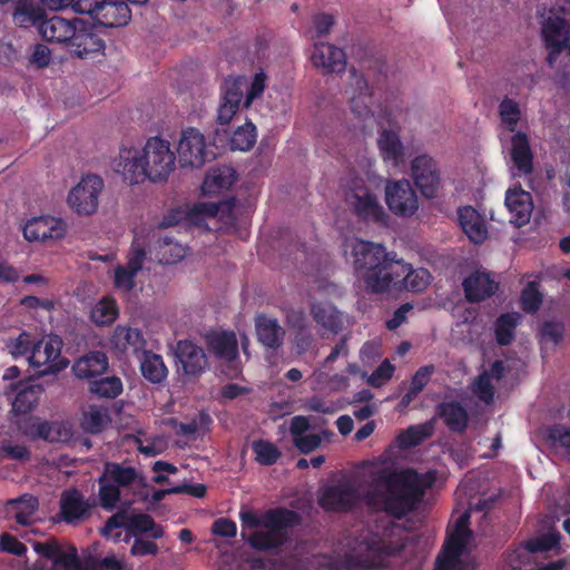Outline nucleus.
Segmentation results:
<instances>
[{"label":"nucleus","instance_id":"f257e3e1","mask_svg":"<svg viewBox=\"0 0 570 570\" xmlns=\"http://www.w3.org/2000/svg\"><path fill=\"white\" fill-rule=\"evenodd\" d=\"M377 243L363 239L353 243L354 271L368 293L383 294L391 289L419 293L429 285L431 275L426 269H413Z\"/></svg>","mask_w":570,"mask_h":570},{"label":"nucleus","instance_id":"f03ea898","mask_svg":"<svg viewBox=\"0 0 570 570\" xmlns=\"http://www.w3.org/2000/svg\"><path fill=\"white\" fill-rule=\"evenodd\" d=\"M176 156L169 141L160 137L147 139L141 150L122 147L112 159L114 170L130 185L145 180H166L175 169Z\"/></svg>","mask_w":570,"mask_h":570},{"label":"nucleus","instance_id":"7ed1b4c3","mask_svg":"<svg viewBox=\"0 0 570 570\" xmlns=\"http://www.w3.org/2000/svg\"><path fill=\"white\" fill-rule=\"evenodd\" d=\"M402 544L371 537L360 542L358 550L345 554L318 553L307 562V570H370L401 552Z\"/></svg>","mask_w":570,"mask_h":570},{"label":"nucleus","instance_id":"20e7f679","mask_svg":"<svg viewBox=\"0 0 570 570\" xmlns=\"http://www.w3.org/2000/svg\"><path fill=\"white\" fill-rule=\"evenodd\" d=\"M345 202L358 220L386 225L389 216L373 189L362 178L352 179Z\"/></svg>","mask_w":570,"mask_h":570},{"label":"nucleus","instance_id":"39448f33","mask_svg":"<svg viewBox=\"0 0 570 570\" xmlns=\"http://www.w3.org/2000/svg\"><path fill=\"white\" fill-rule=\"evenodd\" d=\"M78 13L88 14L99 27L116 28L126 26L131 11L124 0H80Z\"/></svg>","mask_w":570,"mask_h":570},{"label":"nucleus","instance_id":"423d86ee","mask_svg":"<svg viewBox=\"0 0 570 570\" xmlns=\"http://www.w3.org/2000/svg\"><path fill=\"white\" fill-rule=\"evenodd\" d=\"M61 348L62 340L58 335L37 338L32 353L28 356L30 366L41 376L60 372L68 364L61 357Z\"/></svg>","mask_w":570,"mask_h":570},{"label":"nucleus","instance_id":"0eeeda50","mask_svg":"<svg viewBox=\"0 0 570 570\" xmlns=\"http://www.w3.org/2000/svg\"><path fill=\"white\" fill-rule=\"evenodd\" d=\"M177 153L180 166L190 168H200L216 157L205 136L194 127L181 130Z\"/></svg>","mask_w":570,"mask_h":570},{"label":"nucleus","instance_id":"6e6552de","mask_svg":"<svg viewBox=\"0 0 570 570\" xmlns=\"http://www.w3.org/2000/svg\"><path fill=\"white\" fill-rule=\"evenodd\" d=\"M105 47L99 26L85 19H76L75 31L71 32V39L67 47L72 56L85 59L96 53H102Z\"/></svg>","mask_w":570,"mask_h":570},{"label":"nucleus","instance_id":"1a4fd4ad","mask_svg":"<svg viewBox=\"0 0 570 570\" xmlns=\"http://www.w3.org/2000/svg\"><path fill=\"white\" fill-rule=\"evenodd\" d=\"M570 36V24L563 17L550 14L541 23V37L547 48V63L550 68L554 65L563 50H566Z\"/></svg>","mask_w":570,"mask_h":570},{"label":"nucleus","instance_id":"9d476101","mask_svg":"<svg viewBox=\"0 0 570 570\" xmlns=\"http://www.w3.org/2000/svg\"><path fill=\"white\" fill-rule=\"evenodd\" d=\"M104 180L98 175H86L69 191L68 204L78 215H91L98 208V197L104 189Z\"/></svg>","mask_w":570,"mask_h":570},{"label":"nucleus","instance_id":"9b49d317","mask_svg":"<svg viewBox=\"0 0 570 570\" xmlns=\"http://www.w3.org/2000/svg\"><path fill=\"white\" fill-rule=\"evenodd\" d=\"M19 431L29 440H43L49 443L67 442L72 433L62 422L41 421L37 416H29L18 422Z\"/></svg>","mask_w":570,"mask_h":570},{"label":"nucleus","instance_id":"f8f14e48","mask_svg":"<svg viewBox=\"0 0 570 570\" xmlns=\"http://www.w3.org/2000/svg\"><path fill=\"white\" fill-rule=\"evenodd\" d=\"M396 479V472L384 478L386 484V498L384 500V512L401 520L409 512L413 511L421 500L412 490L401 487Z\"/></svg>","mask_w":570,"mask_h":570},{"label":"nucleus","instance_id":"ddd939ff","mask_svg":"<svg viewBox=\"0 0 570 570\" xmlns=\"http://www.w3.org/2000/svg\"><path fill=\"white\" fill-rule=\"evenodd\" d=\"M385 202L396 216L411 217L419 208L415 190L407 179L389 181L385 186Z\"/></svg>","mask_w":570,"mask_h":570},{"label":"nucleus","instance_id":"4468645a","mask_svg":"<svg viewBox=\"0 0 570 570\" xmlns=\"http://www.w3.org/2000/svg\"><path fill=\"white\" fill-rule=\"evenodd\" d=\"M32 548L38 556L51 561V570H82L85 568L76 547L70 546L66 551L55 538L45 542L36 541Z\"/></svg>","mask_w":570,"mask_h":570},{"label":"nucleus","instance_id":"2eb2a0df","mask_svg":"<svg viewBox=\"0 0 570 570\" xmlns=\"http://www.w3.org/2000/svg\"><path fill=\"white\" fill-rule=\"evenodd\" d=\"M358 502V490L351 483L327 485L318 495L320 507L327 512H348L356 508Z\"/></svg>","mask_w":570,"mask_h":570},{"label":"nucleus","instance_id":"dca6fc26","mask_svg":"<svg viewBox=\"0 0 570 570\" xmlns=\"http://www.w3.org/2000/svg\"><path fill=\"white\" fill-rule=\"evenodd\" d=\"M411 170L422 196L429 199L438 197L441 177L436 161L428 155H420L412 160Z\"/></svg>","mask_w":570,"mask_h":570},{"label":"nucleus","instance_id":"f3484780","mask_svg":"<svg viewBox=\"0 0 570 570\" xmlns=\"http://www.w3.org/2000/svg\"><path fill=\"white\" fill-rule=\"evenodd\" d=\"M177 371L184 375L198 377L207 367V356L202 346L189 340L177 342L175 351Z\"/></svg>","mask_w":570,"mask_h":570},{"label":"nucleus","instance_id":"a211bd4d","mask_svg":"<svg viewBox=\"0 0 570 570\" xmlns=\"http://www.w3.org/2000/svg\"><path fill=\"white\" fill-rule=\"evenodd\" d=\"M66 233V222L50 215L32 217L23 226V236L28 242L58 240L63 238Z\"/></svg>","mask_w":570,"mask_h":570},{"label":"nucleus","instance_id":"6ab92c4d","mask_svg":"<svg viewBox=\"0 0 570 570\" xmlns=\"http://www.w3.org/2000/svg\"><path fill=\"white\" fill-rule=\"evenodd\" d=\"M246 81L243 77H228L220 86V104L217 110V122L227 125L239 109L243 99V88Z\"/></svg>","mask_w":570,"mask_h":570},{"label":"nucleus","instance_id":"aec40b11","mask_svg":"<svg viewBox=\"0 0 570 570\" xmlns=\"http://www.w3.org/2000/svg\"><path fill=\"white\" fill-rule=\"evenodd\" d=\"M313 66L321 69L323 73H338L346 68L345 52L331 43L316 42L311 57Z\"/></svg>","mask_w":570,"mask_h":570},{"label":"nucleus","instance_id":"412c9836","mask_svg":"<svg viewBox=\"0 0 570 570\" xmlns=\"http://www.w3.org/2000/svg\"><path fill=\"white\" fill-rule=\"evenodd\" d=\"M90 504L78 489L61 493L59 517L67 524H77L90 515Z\"/></svg>","mask_w":570,"mask_h":570},{"label":"nucleus","instance_id":"4be33fe9","mask_svg":"<svg viewBox=\"0 0 570 570\" xmlns=\"http://www.w3.org/2000/svg\"><path fill=\"white\" fill-rule=\"evenodd\" d=\"M465 298L470 303H479L491 297L498 289V283L489 273L475 272L462 283Z\"/></svg>","mask_w":570,"mask_h":570},{"label":"nucleus","instance_id":"5701e85b","mask_svg":"<svg viewBox=\"0 0 570 570\" xmlns=\"http://www.w3.org/2000/svg\"><path fill=\"white\" fill-rule=\"evenodd\" d=\"M76 19H65L59 16L45 18L39 23V32L46 41L63 43L68 47L71 32L75 31Z\"/></svg>","mask_w":570,"mask_h":570},{"label":"nucleus","instance_id":"b1692460","mask_svg":"<svg viewBox=\"0 0 570 570\" xmlns=\"http://www.w3.org/2000/svg\"><path fill=\"white\" fill-rule=\"evenodd\" d=\"M505 206L512 215L511 222L522 227L529 223L532 213L531 194L522 189H509L504 199Z\"/></svg>","mask_w":570,"mask_h":570},{"label":"nucleus","instance_id":"393cba45","mask_svg":"<svg viewBox=\"0 0 570 570\" xmlns=\"http://www.w3.org/2000/svg\"><path fill=\"white\" fill-rule=\"evenodd\" d=\"M377 147L384 163L399 167L405 160L404 146L399 132L393 129H383L377 138Z\"/></svg>","mask_w":570,"mask_h":570},{"label":"nucleus","instance_id":"a878e982","mask_svg":"<svg viewBox=\"0 0 570 570\" xmlns=\"http://www.w3.org/2000/svg\"><path fill=\"white\" fill-rule=\"evenodd\" d=\"M458 219L462 230L472 243L481 244L487 239L485 222L472 206L459 208Z\"/></svg>","mask_w":570,"mask_h":570},{"label":"nucleus","instance_id":"bb28decb","mask_svg":"<svg viewBox=\"0 0 570 570\" xmlns=\"http://www.w3.org/2000/svg\"><path fill=\"white\" fill-rule=\"evenodd\" d=\"M237 179L236 170L230 166H216L208 170L202 185V193L212 196L229 189Z\"/></svg>","mask_w":570,"mask_h":570},{"label":"nucleus","instance_id":"cd10ccee","mask_svg":"<svg viewBox=\"0 0 570 570\" xmlns=\"http://www.w3.org/2000/svg\"><path fill=\"white\" fill-rule=\"evenodd\" d=\"M258 342L267 348H279L285 338V331L276 318L258 315L255 320Z\"/></svg>","mask_w":570,"mask_h":570},{"label":"nucleus","instance_id":"c85d7f7f","mask_svg":"<svg viewBox=\"0 0 570 570\" xmlns=\"http://www.w3.org/2000/svg\"><path fill=\"white\" fill-rule=\"evenodd\" d=\"M109 366L107 355L101 351H92L79 357L73 366V374L79 379H95L107 372Z\"/></svg>","mask_w":570,"mask_h":570},{"label":"nucleus","instance_id":"c756f323","mask_svg":"<svg viewBox=\"0 0 570 570\" xmlns=\"http://www.w3.org/2000/svg\"><path fill=\"white\" fill-rule=\"evenodd\" d=\"M395 481H397L401 487L412 490L415 495L422 500L425 491L435 483L436 471L429 470L424 473H419L413 469H407L396 472Z\"/></svg>","mask_w":570,"mask_h":570},{"label":"nucleus","instance_id":"7c9ffc66","mask_svg":"<svg viewBox=\"0 0 570 570\" xmlns=\"http://www.w3.org/2000/svg\"><path fill=\"white\" fill-rule=\"evenodd\" d=\"M436 414L452 432L462 433L468 428V412L458 401H449L438 404Z\"/></svg>","mask_w":570,"mask_h":570},{"label":"nucleus","instance_id":"2f4dec72","mask_svg":"<svg viewBox=\"0 0 570 570\" xmlns=\"http://www.w3.org/2000/svg\"><path fill=\"white\" fill-rule=\"evenodd\" d=\"M511 159L520 174L533 170V155L525 132L518 131L511 139Z\"/></svg>","mask_w":570,"mask_h":570},{"label":"nucleus","instance_id":"473e14b6","mask_svg":"<svg viewBox=\"0 0 570 570\" xmlns=\"http://www.w3.org/2000/svg\"><path fill=\"white\" fill-rule=\"evenodd\" d=\"M207 345L218 358L230 362L238 356V344L234 332L212 334L207 337Z\"/></svg>","mask_w":570,"mask_h":570},{"label":"nucleus","instance_id":"72a5a7b5","mask_svg":"<svg viewBox=\"0 0 570 570\" xmlns=\"http://www.w3.org/2000/svg\"><path fill=\"white\" fill-rule=\"evenodd\" d=\"M43 390L36 384H19V390L12 402V411L17 414L30 413L39 403Z\"/></svg>","mask_w":570,"mask_h":570},{"label":"nucleus","instance_id":"f704fd0d","mask_svg":"<svg viewBox=\"0 0 570 570\" xmlns=\"http://www.w3.org/2000/svg\"><path fill=\"white\" fill-rule=\"evenodd\" d=\"M434 433V420L409 426L397 435V443L401 449H411L420 445Z\"/></svg>","mask_w":570,"mask_h":570},{"label":"nucleus","instance_id":"c9c22d12","mask_svg":"<svg viewBox=\"0 0 570 570\" xmlns=\"http://www.w3.org/2000/svg\"><path fill=\"white\" fill-rule=\"evenodd\" d=\"M297 519L298 514L286 508L268 509L263 512V528L282 533L283 530L292 527Z\"/></svg>","mask_w":570,"mask_h":570},{"label":"nucleus","instance_id":"e433bc0d","mask_svg":"<svg viewBox=\"0 0 570 570\" xmlns=\"http://www.w3.org/2000/svg\"><path fill=\"white\" fill-rule=\"evenodd\" d=\"M311 314L314 321L322 327L335 334L341 331V315L333 305L326 303H313L311 306Z\"/></svg>","mask_w":570,"mask_h":570},{"label":"nucleus","instance_id":"4c0bfd02","mask_svg":"<svg viewBox=\"0 0 570 570\" xmlns=\"http://www.w3.org/2000/svg\"><path fill=\"white\" fill-rule=\"evenodd\" d=\"M355 86L358 92L351 97V109L358 118H367L373 115L371 108L373 95L365 78L356 77Z\"/></svg>","mask_w":570,"mask_h":570},{"label":"nucleus","instance_id":"58836bf2","mask_svg":"<svg viewBox=\"0 0 570 570\" xmlns=\"http://www.w3.org/2000/svg\"><path fill=\"white\" fill-rule=\"evenodd\" d=\"M140 371L142 376L151 383L163 382L168 374L163 357L150 351H144Z\"/></svg>","mask_w":570,"mask_h":570},{"label":"nucleus","instance_id":"ea45409f","mask_svg":"<svg viewBox=\"0 0 570 570\" xmlns=\"http://www.w3.org/2000/svg\"><path fill=\"white\" fill-rule=\"evenodd\" d=\"M137 476V470L134 466H124L120 463L108 462L105 465L101 481H110L119 488H125L131 485Z\"/></svg>","mask_w":570,"mask_h":570},{"label":"nucleus","instance_id":"a19ab883","mask_svg":"<svg viewBox=\"0 0 570 570\" xmlns=\"http://www.w3.org/2000/svg\"><path fill=\"white\" fill-rule=\"evenodd\" d=\"M109 411L105 406L89 405L88 410L83 412L81 420V428L90 434H98L110 422Z\"/></svg>","mask_w":570,"mask_h":570},{"label":"nucleus","instance_id":"79ce46f5","mask_svg":"<svg viewBox=\"0 0 570 570\" xmlns=\"http://www.w3.org/2000/svg\"><path fill=\"white\" fill-rule=\"evenodd\" d=\"M46 12L39 6L20 1L13 12V21L21 28L37 26L43 21Z\"/></svg>","mask_w":570,"mask_h":570},{"label":"nucleus","instance_id":"37998d69","mask_svg":"<svg viewBox=\"0 0 570 570\" xmlns=\"http://www.w3.org/2000/svg\"><path fill=\"white\" fill-rule=\"evenodd\" d=\"M519 318L517 313H504L497 318L494 335L499 345L507 346L513 342Z\"/></svg>","mask_w":570,"mask_h":570},{"label":"nucleus","instance_id":"c03bdc74","mask_svg":"<svg viewBox=\"0 0 570 570\" xmlns=\"http://www.w3.org/2000/svg\"><path fill=\"white\" fill-rule=\"evenodd\" d=\"M114 341L122 350L132 348L138 352L145 347L146 341L142 332L138 328L118 325L115 328Z\"/></svg>","mask_w":570,"mask_h":570},{"label":"nucleus","instance_id":"a18cd8bd","mask_svg":"<svg viewBox=\"0 0 570 570\" xmlns=\"http://www.w3.org/2000/svg\"><path fill=\"white\" fill-rule=\"evenodd\" d=\"M122 390V382L118 376H107L89 382V392L100 399H116Z\"/></svg>","mask_w":570,"mask_h":570},{"label":"nucleus","instance_id":"49530a36","mask_svg":"<svg viewBox=\"0 0 570 570\" xmlns=\"http://www.w3.org/2000/svg\"><path fill=\"white\" fill-rule=\"evenodd\" d=\"M248 544L258 551H269L282 547L285 542L283 533L275 531H255L246 538Z\"/></svg>","mask_w":570,"mask_h":570},{"label":"nucleus","instance_id":"de8ad7c7","mask_svg":"<svg viewBox=\"0 0 570 570\" xmlns=\"http://www.w3.org/2000/svg\"><path fill=\"white\" fill-rule=\"evenodd\" d=\"M118 305L115 299L104 297L91 309L90 318L100 326L112 324L118 317Z\"/></svg>","mask_w":570,"mask_h":570},{"label":"nucleus","instance_id":"09e8293b","mask_svg":"<svg viewBox=\"0 0 570 570\" xmlns=\"http://www.w3.org/2000/svg\"><path fill=\"white\" fill-rule=\"evenodd\" d=\"M256 137V127L248 121L233 132L229 140L230 149L247 151L255 145Z\"/></svg>","mask_w":570,"mask_h":570},{"label":"nucleus","instance_id":"8fccbe9b","mask_svg":"<svg viewBox=\"0 0 570 570\" xmlns=\"http://www.w3.org/2000/svg\"><path fill=\"white\" fill-rule=\"evenodd\" d=\"M20 503H27V510H16L14 520L18 524L30 525L32 523V517L39 509V500L37 497L24 493L16 499L8 500V505H20Z\"/></svg>","mask_w":570,"mask_h":570},{"label":"nucleus","instance_id":"3c124183","mask_svg":"<svg viewBox=\"0 0 570 570\" xmlns=\"http://www.w3.org/2000/svg\"><path fill=\"white\" fill-rule=\"evenodd\" d=\"M543 302V295L539 291L537 282L532 281L527 284L520 295V305L524 313L534 314L537 313Z\"/></svg>","mask_w":570,"mask_h":570},{"label":"nucleus","instance_id":"603ef678","mask_svg":"<svg viewBox=\"0 0 570 570\" xmlns=\"http://www.w3.org/2000/svg\"><path fill=\"white\" fill-rule=\"evenodd\" d=\"M252 449L257 463L265 466L275 464L282 455L279 449L274 443L266 440L254 441Z\"/></svg>","mask_w":570,"mask_h":570},{"label":"nucleus","instance_id":"864d4df0","mask_svg":"<svg viewBox=\"0 0 570 570\" xmlns=\"http://www.w3.org/2000/svg\"><path fill=\"white\" fill-rule=\"evenodd\" d=\"M499 116L507 130L515 131L521 116L519 104L509 97H504L499 105Z\"/></svg>","mask_w":570,"mask_h":570},{"label":"nucleus","instance_id":"5fc2aeb1","mask_svg":"<svg viewBox=\"0 0 570 570\" xmlns=\"http://www.w3.org/2000/svg\"><path fill=\"white\" fill-rule=\"evenodd\" d=\"M37 337L28 332L20 333L7 343L9 352L14 356H29L32 353Z\"/></svg>","mask_w":570,"mask_h":570},{"label":"nucleus","instance_id":"6e6d98bb","mask_svg":"<svg viewBox=\"0 0 570 570\" xmlns=\"http://www.w3.org/2000/svg\"><path fill=\"white\" fill-rule=\"evenodd\" d=\"M560 533L557 531L547 532L527 542V549L532 552H548L559 546Z\"/></svg>","mask_w":570,"mask_h":570},{"label":"nucleus","instance_id":"4d7b16f0","mask_svg":"<svg viewBox=\"0 0 570 570\" xmlns=\"http://www.w3.org/2000/svg\"><path fill=\"white\" fill-rule=\"evenodd\" d=\"M99 499L104 509L112 510L120 499V488L110 481H101L100 476Z\"/></svg>","mask_w":570,"mask_h":570},{"label":"nucleus","instance_id":"13d9d810","mask_svg":"<svg viewBox=\"0 0 570 570\" xmlns=\"http://www.w3.org/2000/svg\"><path fill=\"white\" fill-rule=\"evenodd\" d=\"M330 435H332V433L327 430L322 431V433L304 434L301 438H295L293 444L299 453L309 454L321 446L323 436Z\"/></svg>","mask_w":570,"mask_h":570},{"label":"nucleus","instance_id":"bf43d9fd","mask_svg":"<svg viewBox=\"0 0 570 570\" xmlns=\"http://www.w3.org/2000/svg\"><path fill=\"white\" fill-rule=\"evenodd\" d=\"M83 566L86 570H124V563L114 554L105 558L86 557Z\"/></svg>","mask_w":570,"mask_h":570},{"label":"nucleus","instance_id":"052dcab7","mask_svg":"<svg viewBox=\"0 0 570 570\" xmlns=\"http://www.w3.org/2000/svg\"><path fill=\"white\" fill-rule=\"evenodd\" d=\"M155 520L148 513H136L129 515L128 534L138 537L148 533L153 529Z\"/></svg>","mask_w":570,"mask_h":570},{"label":"nucleus","instance_id":"680f3d73","mask_svg":"<svg viewBox=\"0 0 570 570\" xmlns=\"http://www.w3.org/2000/svg\"><path fill=\"white\" fill-rule=\"evenodd\" d=\"M468 540H469V537H466V535H461L459 533H451L446 538L440 553L461 558Z\"/></svg>","mask_w":570,"mask_h":570},{"label":"nucleus","instance_id":"e2e57ef3","mask_svg":"<svg viewBox=\"0 0 570 570\" xmlns=\"http://www.w3.org/2000/svg\"><path fill=\"white\" fill-rule=\"evenodd\" d=\"M394 371V365L384 360L367 377V383L373 387H380L393 376Z\"/></svg>","mask_w":570,"mask_h":570},{"label":"nucleus","instance_id":"0e129e2a","mask_svg":"<svg viewBox=\"0 0 570 570\" xmlns=\"http://www.w3.org/2000/svg\"><path fill=\"white\" fill-rule=\"evenodd\" d=\"M163 258L165 264H175L186 256V248L180 245H173L168 237H165L161 245Z\"/></svg>","mask_w":570,"mask_h":570},{"label":"nucleus","instance_id":"69168bd1","mask_svg":"<svg viewBox=\"0 0 570 570\" xmlns=\"http://www.w3.org/2000/svg\"><path fill=\"white\" fill-rule=\"evenodd\" d=\"M548 439L554 446H561L570 451V428L554 424L548 429Z\"/></svg>","mask_w":570,"mask_h":570},{"label":"nucleus","instance_id":"338daca9","mask_svg":"<svg viewBox=\"0 0 570 570\" xmlns=\"http://www.w3.org/2000/svg\"><path fill=\"white\" fill-rule=\"evenodd\" d=\"M0 550L17 557H22L27 552V547L10 533H3L0 537Z\"/></svg>","mask_w":570,"mask_h":570},{"label":"nucleus","instance_id":"774afa93","mask_svg":"<svg viewBox=\"0 0 570 570\" xmlns=\"http://www.w3.org/2000/svg\"><path fill=\"white\" fill-rule=\"evenodd\" d=\"M434 370H435V367L432 364L421 366L414 373V375L411 380L410 387L421 393L424 390V387L428 385V383L430 382L431 376L434 373Z\"/></svg>","mask_w":570,"mask_h":570}]
</instances>
